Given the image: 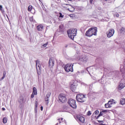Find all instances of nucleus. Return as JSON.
Wrapping results in <instances>:
<instances>
[{
  "instance_id": "c85d7f7f",
  "label": "nucleus",
  "mask_w": 125,
  "mask_h": 125,
  "mask_svg": "<svg viewBox=\"0 0 125 125\" xmlns=\"http://www.w3.org/2000/svg\"><path fill=\"white\" fill-rule=\"evenodd\" d=\"M114 17H117L118 18V17H119V15L118 13H116L115 14H114Z\"/></svg>"
},
{
  "instance_id": "2f4dec72",
  "label": "nucleus",
  "mask_w": 125,
  "mask_h": 125,
  "mask_svg": "<svg viewBox=\"0 0 125 125\" xmlns=\"http://www.w3.org/2000/svg\"><path fill=\"white\" fill-rule=\"evenodd\" d=\"M48 42H47L46 43H45L44 44L42 45L43 47H46V46H47Z\"/></svg>"
},
{
  "instance_id": "bb28decb",
  "label": "nucleus",
  "mask_w": 125,
  "mask_h": 125,
  "mask_svg": "<svg viewBox=\"0 0 125 125\" xmlns=\"http://www.w3.org/2000/svg\"><path fill=\"white\" fill-rule=\"evenodd\" d=\"M102 112H103V114H106V113H107V112H108V110L103 109L102 110Z\"/></svg>"
},
{
  "instance_id": "a211bd4d",
  "label": "nucleus",
  "mask_w": 125,
  "mask_h": 125,
  "mask_svg": "<svg viewBox=\"0 0 125 125\" xmlns=\"http://www.w3.org/2000/svg\"><path fill=\"white\" fill-rule=\"evenodd\" d=\"M38 31H42L43 30V25L42 24H40L37 27Z\"/></svg>"
},
{
  "instance_id": "a18cd8bd",
  "label": "nucleus",
  "mask_w": 125,
  "mask_h": 125,
  "mask_svg": "<svg viewBox=\"0 0 125 125\" xmlns=\"http://www.w3.org/2000/svg\"><path fill=\"white\" fill-rule=\"evenodd\" d=\"M105 0V1H108V0Z\"/></svg>"
},
{
  "instance_id": "a878e982",
  "label": "nucleus",
  "mask_w": 125,
  "mask_h": 125,
  "mask_svg": "<svg viewBox=\"0 0 125 125\" xmlns=\"http://www.w3.org/2000/svg\"><path fill=\"white\" fill-rule=\"evenodd\" d=\"M64 26L63 25H61L59 26V29H60V31H62Z\"/></svg>"
},
{
  "instance_id": "0eeeda50",
  "label": "nucleus",
  "mask_w": 125,
  "mask_h": 125,
  "mask_svg": "<svg viewBox=\"0 0 125 125\" xmlns=\"http://www.w3.org/2000/svg\"><path fill=\"white\" fill-rule=\"evenodd\" d=\"M77 86H78V82L72 81L70 84V88L73 92L77 89Z\"/></svg>"
},
{
  "instance_id": "20e7f679",
  "label": "nucleus",
  "mask_w": 125,
  "mask_h": 125,
  "mask_svg": "<svg viewBox=\"0 0 125 125\" xmlns=\"http://www.w3.org/2000/svg\"><path fill=\"white\" fill-rule=\"evenodd\" d=\"M59 100L61 103L67 102V98L64 94H61L59 95Z\"/></svg>"
},
{
  "instance_id": "4be33fe9",
  "label": "nucleus",
  "mask_w": 125,
  "mask_h": 125,
  "mask_svg": "<svg viewBox=\"0 0 125 125\" xmlns=\"http://www.w3.org/2000/svg\"><path fill=\"white\" fill-rule=\"evenodd\" d=\"M6 76V71H3V77L0 79V81H2L4 78H5Z\"/></svg>"
},
{
  "instance_id": "cd10ccee",
  "label": "nucleus",
  "mask_w": 125,
  "mask_h": 125,
  "mask_svg": "<svg viewBox=\"0 0 125 125\" xmlns=\"http://www.w3.org/2000/svg\"><path fill=\"white\" fill-rule=\"evenodd\" d=\"M95 114V115L96 116H97V115H98V114H99V111L98 110H96L94 112V113H93V114Z\"/></svg>"
},
{
  "instance_id": "4c0bfd02",
  "label": "nucleus",
  "mask_w": 125,
  "mask_h": 125,
  "mask_svg": "<svg viewBox=\"0 0 125 125\" xmlns=\"http://www.w3.org/2000/svg\"><path fill=\"white\" fill-rule=\"evenodd\" d=\"M0 10L1 11L2 10V6L0 5Z\"/></svg>"
},
{
  "instance_id": "c03bdc74",
  "label": "nucleus",
  "mask_w": 125,
  "mask_h": 125,
  "mask_svg": "<svg viewBox=\"0 0 125 125\" xmlns=\"http://www.w3.org/2000/svg\"><path fill=\"white\" fill-rule=\"evenodd\" d=\"M101 81H102L101 83H102V84L104 83H102V81H103V79H102Z\"/></svg>"
},
{
  "instance_id": "72a5a7b5",
  "label": "nucleus",
  "mask_w": 125,
  "mask_h": 125,
  "mask_svg": "<svg viewBox=\"0 0 125 125\" xmlns=\"http://www.w3.org/2000/svg\"><path fill=\"white\" fill-rule=\"evenodd\" d=\"M62 121H63V118H62L59 119V124H61V122H62Z\"/></svg>"
},
{
  "instance_id": "f257e3e1",
  "label": "nucleus",
  "mask_w": 125,
  "mask_h": 125,
  "mask_svg": "<svg viewBox=\"0 0 125 125\" xmlns=\"http://www.w3.org/2000/svg\"><path fill=\"white\" fill-rule=\"evenodd\" d=\"M77 32H78V29H77V28L72 29L68 30L67 35L69 38H70L71 40H74V38H75V37L77 36Z\"/></svg>"
},
{
  "instance_id": "f03ea898",
  "label": "nucleus",
  "mask_w": 125,
  "mask_h": 125,
  "mask_svg": "<svg viewBox=\"0 0 125 125\" xmlns=\"http://www.w3.org/2000/svg\"><path fill=\"white\" fill-rule=\"evenodd\" d=\"M68 104L73 108V109H76L77 108V104H76V100L73 99H70L68 100Z\"/></svg>"
},
{
  "instance_id": "49530a36",
  "label": "nucleus",
  "mask_w": 125,
  "mask_h": 125,
  "mask_svg": "<svg viewBox=\"0 0 125 125\" xmlns=\"http://www.w3.org/2000/svg\"><path fill=\"white\" fill-rule=\"evenodd\" d=\"M70 0V1H71V0Z\"/></svg>"
},
{
  "instance_id": "9d476101",
  "label": "nucleus",
  "mask_w": 125,
  "mask_h": 125,
  "mask_svg": "<svg viewBox=\"0 0 125 125\" xmlns=\"http://www.w3.org/2000/svg\"><path fill=\"white\" fill-rule=\"evenodd\" d=\"M36 69L37 70V73L38 75H40L41 72H40V71H41V62L40 61L37 60L36 62Z\"/></svg>"
},
{
  "instance_id": "de8ad7c7",
  "label": "nucleus",
  "mask_w": 125,
  "mask_h": 125,
  "mask_svg": "<svg viewBox=\"0 0 125 125\" xmlns=\"http://www.w3.org/2000/svg\"><path fill=\"white\" fill-rule=\"evenodd\" d=\"M56 125H58V123H57Z\"/></svg>"
},
{
  "instance_id": "f8f14e48",
  "label": "nucleus",
  "mask_w": 125,
  "mask_h": 125,
  "mask_svg": "<svg viewBox=\"0 0 125 125\" xmlns=\"http://www.w3.org/2000/svg\"><path fill=\"white\" fill-rule=\"evenodd\" d=\"M115 33V30L113 29H110L109 30L108 32H107V38H111L113 37V35Z\"/></svg>"
},
{
  "instance_id": "c756f323",
  "label": "nucleus",
  "mask_w": 125,
  "mask_h": 125,
  "mask_svg": "<svg viewBox=\"0 0 125 125\" xmlns=\"http://www.w3.org/2000/svg\"><path fill=\"white\" fill-rule=\"evenodd\" d=\"M35 110H37V109H38V103H35Z\"/></svg>"
},
{
  "instance_id": "4468645a",
  "label": "nucleus",
  "mask_w": 125,
  "mask_h": 125,
  "mask_svg": "<svg viewBox=\"0 0 125 125\" xmlns=\"http://www.w3.org/2000/svg\"><path fill=\"white\" fill-rule=\"evenodd\" d=\"M125 87V83L123 82H120V84L118 86V88L119 90H122L123 88Z\"/></svg>"
},
{
  "instance_id": "a19ab883",
  "label": "nucleus",
  "mask_w": 125,
  "mask_h": 125,
  "mask_svg": "<svg viewBox=\"0 0 125 125\" xmlns=\"http://www.w3.org/2000/svg\"><path fill=\"white\" fill-rule=\"evenodd\" d=\"M2 111H5V108L4 107L2 108Z\"/></svg>"
},
{
  "instance_id": "b1692460",
  "label": "nucleus",
  "mask_w": 125,
  "mask_h": 125,
  "mask_svg": "<svg viewBox=\"0 0 125 125\" xmlns=\"http://www.w3.org/2000/svg\"><path fill=\"white\" fill-rule=\"evenodd\" d=\"M33 9V6L32 5H29L28 7V11H31Z\"/></svg>"
},
{
  "instance_id": "ea45409f",
  "label": "nucleus",
  "mask_w": 125,
  "mask_h": 125,
  "mask_svg": "<svg viewBox=\"0 0 125 125\" xmlns=\"http://www.w3.org/2000/svg\"><path fill=\"white\" fill-rule=\"evenodd\" d=\"M41 111H42V110H43V107L42 106L41 107Z\"/></svg>"
},
{
  "instance_id": "1a4fd4ad",
  "label": "nucleus",
  "mask_w": 125,
  "mask_h": 125,
  "mask_svg": "<svg viewBox=\"0 0 125 125\" xmlns=\"http://www.w3.org/2000/svg\"><path fill=\"white\" fill-rule=\"evenodd\" d=\"M78 61H81L82 62H87V58H86V56L83 55L81 56V57H78L77 58V60Z\"/></svg>"
},
{
  "instance_id": "e433bc0d",
  "label": "nucleus",
  "mask_w": 125,
  "mask_h": 125,
  "mask_svg": "<svg viewBox=\"0 0 125 125\" xmlns=\"http://www.w3.org/2000/svg\"><path fill=\"white\" fill-rule=\"evenodd\" d=\"M34 95H35V94H31V98H34Z\"/></svg>"
},
{
  "instance_id": "423d86ee",
  "label": "nucleus",
  "mask_w": 125,
  "mask_h": 125,
  "mask_svg": "<svg viewBox=\"0 0 125 125\" xmlns=\"http://www.w3.org/2000/svg\"><path fill=\"white\" fill-rule=\"evenodd\" d=\"M64 70L66 72H73V64L67 63L64 66Z\"/></svg>"
},
{
  "instance_id": "7ed1b4c3",
  "label": "nucleus",
  "mask_w": 125,
  "mask_h": 125,
  "mask_svg": "<svg viewBox=\"0 0 125 125\" xmlns=\"http://www.w3.org/2000/svg\"><path fill=\"white\" fill-rule=\"evenodd\" d=\"M84 98H85V96L82 94H79L76 96V100L78 102H84V101H85V99Z\"/></svg>"
},
{
  "instance_id": "58836bf2",
  "label": "nucleus",
  "mask_w": 125,
  "mask_h": 125,
  "mask_svg": "<svg viewBox=\"0 0 125 125\" xmlns=\"http://www.w3.org/2000/svg\"><path fill=\"white\" fill-rule=\"evenodd\" d=\"M93 1V0H89V2L91 4H92Z\"/></svg>"
},
{
  "instance_id": "ddd939ff",
  "label": "nucleus",
  "mask_w": 125,
  "mask_h": 125,
  "mask_svg": "<svg viewBox=\"0 0 125 125\" xmlns=\"http://www.w3.org/2000/svg\"><path fill=\"white\" fill-rule=\"evenodd\" d=\"M92 29L90 28L85 33V36H87V37H92L93 36V34L92 33V32L91 31Z\"/></svg>"
},
{
  "instance_id": "f704fd0d",
  "label": "nucleus",
  "mask_w": 125,
  "mask_h": 125,
  "mask_svg": "<svg viewBox=\"0 0 125 125\" xmlns=\"http://www.w3.org/2000/svg\"><path fill=\"white\" fill-rule=\"evenodd\" d=\"M70 17L73 19H74V17H75V15L71 14L70 15Z\"/></svg>"
},
{
  "instance_id": "39448f33",
  "label": "nucleus",
  "mask_w": 125,
  "mask_h": 125,
  "mask_svg": "<svg viewBox=\"0 0 125 125\" xmlns=\"http://www.w3.org/2000/svg\"><path fill=\"white\" fill-rule=\"evenodd\" d=\"M114 104H116V102L114 100H110L108 102L107 104H104L105 108H111L112 106L114 105Z\"/></svg>"
},
{
  "instance_id": "473e14b6",
  "label": "nucleus",
  "mask_w": 125,
  "mask_h": 125,
  "mask_svg": "<svg viewBox=\"0 0 125 125\" xmlns=\"http://www.w3.org/2000/svg\"><path fill=\"white\" fill-rule=\"evenodd\" d=\"M87 116H90V115H91V111H89L87 113Z\"/></svg>"
},
{
  "instance_id": "393cba45",
  "label": "nucleus",
  "mask_w": 125,
  "mask_h": 125,
  "mask_svg": "<svg viewBox=\"0 0 125 125\" xmlns=\"http://www.w3.org/2000/svg\"><path fill=\"white\" fill-rule=\"evenodd\" d=\"M101 116H103V112L102 111L100 112L99 115L97 117V119H98V118H99V117H101Z\"/></svg>"
},
{
  "instance_id": "412c9836",
  "label": "nucleus",
  "mask_w": 125,
  "mask_h": 125,
  "mask_svg": "<svg viewBox=\"0 0 125 125\" xmlns=\"http://www.w3.org/2000/svg\"><path fill=\"white\" fill-rule=\"evenodd\" d=\"M120 104L121 105H125V99L122 98L120 100Z\"/></svg>"
},
{
  "instance_id": "7c9ffc66",
  "label": "nucleus",
  "mask_w": 125,
  "mask_h": 125,
  "mask_svg": "<svg viewBox=\"0 0 125 125\" xmlns=\"http://www.w3.org/2000/svg\"><path fill=\"white\" fill-rule=\"evenodd\" d=\"M125 70V68L124 67L122 68V67H120V71L123 73Z\"/></svg>"
},
{
  "instance_id": "6ab92c4d",
  "label": "nucleus",
  "mask_w": 125,
  "mask_h": 125,
  "mask_svg": "<svg viewBox=\"0 0 125 125\" xmlns=\"http://www.w3.org/2000/svg\"><path fill=\"white\" fill-rule=\"evenodd\" d=\"M32 94H34V95H38V90H37V88H36L35 87H34L33 88Z\"/></svg>"
},
{
  "instance_id": "dca6fc26",
  "label": "nucleus",
  "mask_w": 125,
  "mask_h": 125,
  "mask_svg": "<svg viewBox=\"0 0 125 125\" xmlns=\"http://www.w3.org/2000/svg\"><path fill=\"white\" fill-rule=\"evenodd\" d=\"M49 66L50 68H52L54 66V60L50 59L49 61Z\"/></svg>"
},
{
  "instance_id": "37998d69",
  "label": "nucleus",
  "mask_w": 125,
  "mask_h": 125,
  "mask_svg": "<svg viewBox=\"0 0 125 125\" xmlns=\"http://www.w3.org/2000/svg\"><path fill=\"white\" fill-rule=\"evenodd\" d=\"M123 78L125 80V75H123Z\"/></svg>"
},
{
  "instance_id": "9b49d317",
  "label": "nucleus",
  "mask_w": 125,
  "mask_h": 125,
  "mask_svg": "<svg viewBox=\"0 0 125 125\" xmlns=\"http://www.w3.org/2000/svg\"><path fill=\"white\" fill-rule=\"evenodd\" d=\"M77 121L78 122H80V123H82V124H83L84 123V121H85V119L83 115H78L76 117Z\"/></svg>"
},
{
  "instance_id": "6e6552de",
  "label": "nucleus",
  "mask_w": 125,
  "mask_h": 125,
  "mask_svg": "<svg viewBox=\"0 0 125 125\" xmlns=\"http://www.w3.org/2000/svg\"><path fill=\"white\" fill-rule=\"evenodd\" d=\"M62 6L64 8H67L68 6H70V8H67L68 10H69V11H70V12H73V11H75V8L72 7V6L68 4H62Z\"/></svg>"
},
{
  "instance_id": "5701e85b",
  "label": "nucleus",
  "mask_w": 125,
  "mask_h": 125,
  "mask_svg": "<svg viewBox=\"0 0 125 125\" xmlns=\"http://www.w3.org/2000/svg\"><path fill=\"white\" fill-rule=\"evenodd\" d=\"M2 122L3 124H6L7 123V118L4 117L3 118Z\"/></svg>"
},
{
  "instance_id": "aec40b11",
  "label": "nucleus",
  "mask_w": 125,
  "mask_h": 125,
  "mask_svg": "<svg viewBox=\"0 0 125 125\" xmlns=\"http://www.w3.org/2000/svg\"><path fill=\"white\" fill-rule=\"evenodd\" d=\"M68 111V106L63 105L62 108V112H67Z\"/></svg>"
},
{
  "instance_id": "f3484780",
  "label": "nucleus",
  "mask_w": 125,
  "mask_h": 125,
  "mask_svg": "<svg viewBox=\"0 0 125 125\" xmlns=\"http://www.w3.org/2000/svg\"><path fill=\"white\" fill-rule=\"evenodd\" d=\"M50 95H51V93L50 92H48L46 94V97L45 98V101H46V104H48V98L50 97Z\"/></svg>"
},
{
  "instance_id": "2eb2a0df",
  "label": "nucleus",
  "mask_w": 125,
  "mask_h": 125,
  "mask_svg": "<svg viewBox=\"0 0 125 125\" xmlns=\"http://www.w3.org/2000/svg\"><path fill=\"white\" fill-rule=\"evenodd\" d=\"M90 28L92 29L91 31L93 35L96 36V35H97V27H92Z\"/></svg>"
},
{
  "instance_id": "c9c22d12",
  "label": "nucleus",
  "mask_w": 125,
  "mask_h": 125,
  "mask_svg": "<svg viewBox=\"0 0 125 125\" xmlns=\"http://www.w3.org/2000/svg\"><path fill=\"white\" fill-rule=\"evenodd\" d=\"M60 17L63 18V17H64V15H62L61 13H60Z\"/></svg>"
},
{
  "instance_id": "79ce46f5",
  "label": "nucleus",
  "mask_w": 125,
  "mask_h": 125,
  "mask_svg": "<svg viewBox=\"0 0 125 125\" xmlns=\"http://www.w3.org/2000/svg\"><path fill=\"white\" fill-rule=\"evenodd\" d=\"M30 21H33V18H30Z\"/></svg>"
}]
</instances>
